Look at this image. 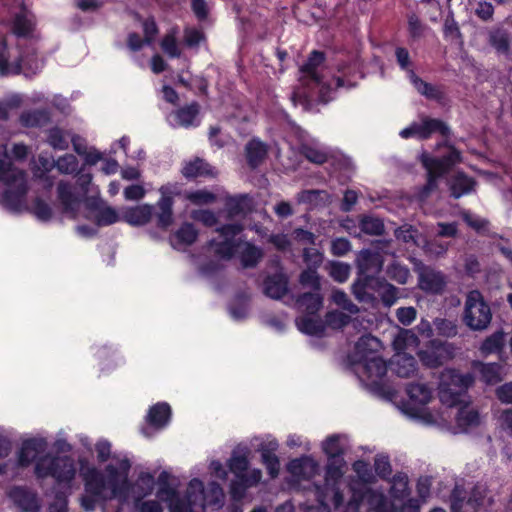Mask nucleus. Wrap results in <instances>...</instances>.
Wrapping results in <instances>:
<instances>
[{
    "label": "nucleus",
    "mask_w": 512,
    "mask_h": 512,
    "mask_svg": "<svg viewBox=\"0 0 512 512\" xmlns=\"http://www.w3.org/2000/svg\"><path fill=\"white\" fill-rule=\"evenodd\" d=\"M34 475L38 480L52 477L58 485H70L76 476V466L67 455H42L34 465Z\"/></svg>",
    "instance_id": "nucleus-1"
},
{
    "label": "nucleus",
    "mask_w": 512,
    "mask_h": 512,
    "mask_svg": "<svg viewBox=\"0 0 512 512\" xmlns=\"http://www.w3.org/2000/svg\"><path fill=\"white\" fill-rule=\"evenodd\" d=\"M474 381L471 373L462 374L455 369H445L440 375L438 387L440 401L448 407L459 405Z\"/></svg>",
    "instance_id": "nucleus-2"
},
{
    "label": "nucleus",
    "mask_w": 512,
    "mask_h": 512,
    "mask_svg": "<svg viewBox=\"0 0 512 512\" xmlns=\"http://www.w3.org/2000/svg\"><path fill=\"white\" fill-rule=\"evenodd\" d=\"M462 321L473 331H483L490 325L492 321L491 307L479 290L474 289L467 293Z\"/></svg>",
    "instance_id": "nucleus-3"
},
{
    "label": "nucleus",
    "mask_w": 512,
    "mask_h": 512,
    "mask_svg": "<svg viewBox=\"0 0 512 512\" xmlns=\"http://www.w3.org/2000/svg\"><path fill=\"white\" fill-rule=\"evenodd\" d=\"M354 362L362 366V372L370 381L373 392L385 398L394 396V390L383 382L387 374V364L382 357L372 355L355 359Z\"/></svg>",
    "instance_id": "nucleus-4"
},
{
    "label": "nucleus",
    "mask_w": 512,
    "mask_h": 512,
    "mask_svg": "<svg viewBox=\"0 0 512 512\" xmlns=\"http://www.w3.org/2000/svg\"><path fill=\"white\" fill-rule=\"evenodd\" d=\"M423 366L438 368L454 357V347L447 341L430 339L424 348L417 352Z\"/></svg>",
    "instance_id": "nucleus-5"
},
{
    "label": "nucleus",
    "mask_w": 512,
    "mask_h": 512,
    "mask_svg": "<svg viewBox=\"0 0 512 512\" xmlns=\"http://www.w3.org/2000/svg\"><path fill=\"white\" fill-rule=\"evenodd\" d=\"M415 272L418 274V287L426 294L441 295L446 287V279L441 271L423 264L415 263Z\"/></svg>",
    "instance_id": "nucleus-6"
},
{
    "label": "nucleus",
    "mask_w": 512,
    "mask_h": 512,
    "mask_svg": "<svg viewBox=\"0 0 512 512\" xmlns=\"http://www.w3.org/2000/svg\"><path fill=\"white\" fill-rule=\"evenodd\" d=\"M131 468L129 459L124 458L119 462V468L112 464L105 467L107 476L106 487H108L114 497H126L129 491L128 473Z\"/></svg>",
    "instance_id": "nucleus-7"
},
{
    "label": "nucleus",
    "mask_w": 512,
    "mask_h": 512,
    "mask_svg": "<svg viewBox=\"0 0 512 512\" xmlns=\"http://www.w3.org/2000/svg\"><path fill=\"white\" fill-rule=\"evenodd\" d=\"M47 447V443L43 438H28L25 439L17 452V466L19 468H28L31 464L38 461Z\"/></svg>",
    "instance_id": "nucleus-8"
},
{
    "label": "nucleus",
    "mask_w": 512,
    "mask_h": 512,
    "mask_svg": "<svg viewBox=\"0 0 512 512\" xmlns=\"http://www.w3.org/2000/svg\"><path fill=\"white\" fill-rule=\"evenodd\" d=\"M358 275L375 279V276L382 270L383 257L379 252L363 249L356 258Z\"/></svg>",
    "instance_id": "nucleus-9"
},
{
    "label": "nucleus",
    "mask_w": 512,
    "mask_h": 512,
    "mask_svg": "<svg viewBox=\"0 0 512 512\" xmlns=\"http://www.w3.org/2000/svg\"><path fill=\"white\" fill-rule=\"evenodd\" d=\"M80 475L84 482L87 494L102 495L106 488L104 475L94 466H87L85 461L80 462Z\"/></svg>",
    "instance_id": "nucleus-10"
},
{
    "label": "nucleus",
    "mask_w": 512,
    "mask_h": 512,
    "mask_svg": "<svg viewBox=\"0 0 512 512\" xmlns=\"http://www.w3.org/2000/svg\"><path fill=\"white\" fill-rule=\"evenodd\" d=\"M349 491L351 496L346 506V512H360L361 506L364 504L368 505L376 494V491L368 485L358 483L355 480H350Z\"/></svg>",
    "instance_id": "nucleus-11"
},
{
    "label": "nucleus",
    "mask_w": 512,
    "mask_h": 512,
    "mask_svg": "<svg viewBox=\"0 0 512 512\" xmlns=\"http://www.w3.org/2000/svg\"><path fill=\"white\" fill-rule=\"evenodd\" d=\"M8 496L22 512H39L40 510L36 493L26 487L15 486L9 491Z\"/></svg>",
    "instance_id": "nucleus-12"
},
{
    "label": "nucleus",
    "mask_w": 512,
    "mask_h": 512,
    "mask_svg": "<svg viewBox=\"0 0 512 512\" xmlns=\"http://www.w3.org/2000/svg\"><path fill=\"white\" fill-rule=\"evenodd\" d=\"M289 291V278L283 272L267 275L263 281V293L275 300L283 298Z\"/></svg>",
    "instance_id": "nucleus-13"
},
{
    "label": "nucleus",
    "mask_w": 512,
    "mask_h": 512,
    "mask_svg": "<svg viewBox=\"0 0 512 512\" xmlns=\"http://www.w3.org/2000/svg\"><path fill=\"white\" fill-rule=\"evenodd\" d=\"M287 471L295 478L310 480L318 474L319 465L313 458L301 456L289 461Z\"/></svg>",
    "instance_id": "nucleus-14"
},
{
    "label": "nucleus",
    "mask_w": 512,
    "mask_h": 512,
    "mask_svg": "<svg viewBox=\"0 0 512 512\" xmlns=\"http://www.w3.org/2000/svg\"><path fill=\"white\" fill-rule=\"evenodd\" d=\"M28 192L25 179L8 186L2 194L3 205L11 211H20Z\"/></svg>",
    "instance_id": "nucleus-15"
},
{
    "label": "nucleus",
    "mask_w": 512,
    "mask_h": 512,
    "mask_svg": "<svg viewBox=\"0 0 512 512\" xmlns=\"http://www.w3.org/2000/svg\"><path fill=\"white\" fill-rule=\"evenodd\" d=\"M181 173L187 180L212 178L216 176L214 168L205 159L200 157L185 161Z\"/></svg>",
    "instance_id": "nucleus-16"
},
{
    "label": "nucleus",
    "mask_w": 512,
    "mask_h": 512,
    "mask_svg": "<svg viewBox=\"0 0 512 512\" xmlns=\"http://www.w3.org/2000/svg\"><path fill=\"white\" fill-rule=\"evenodd\" d=\"M245 159L250 169L258 168L268 155V145L258 137H252L244 148Z\"/></svg>",
    "instance_id": "nucleus-17"
},
{
    "label": "nucleus",
    "mask_w": 512,
    "mask_h": 512,
    "mask_svg": "<svg viewBox=\"0 0 512 512\" xmlns=\"http://www.w3.org/2000/svg\"><path fill=\"white\" fill-rule=\"evenodd\" d=\"M34 16L27 10L24 3L20 6V11L15 14L12 20V32L18 38H28L32 36L35 29Z\"/></svg>",
    "instance_id": "nucleus-18"
},
{
    "label": "nucleus",
    "mask_w": 512,
    "mask_h": 512,
    "mask_svg": "<svg viewBox=\"0 0 512 512\" xmlns=\"http://www.w3.org/2000/svg\"><path fill=\"white\" fill-rule=\"evenodd\" d=\"M224 205L230 219L238 216L245 217L253 210V200L248 194L228 196Z\"/></svg>",
    "instance_id": "nucleus-19"
},
{
    "label": "nucleus",
    "mask_w": 512,
    "mask_h": 512,
    "mask_svg": "<svg viewBox=\"0 0 512 512\" xmlns=\"http://www.w3.org/2000/svg\"><path fill=\"white\" fill-rule=\"evenodd\" d=\"M278 442L276 440L267 443H261L258 451L261 453V462L266 467L269 476L274 479L280 472V460L276 455L278 449Z\"/></svg>",
    "instance_id": "nucleus-20"
},
{
    "label": "nucleus",
    "mask_w": 512,
    "mask_h": 512,
    "mask_svg": "<svg viewBox=\"0 0 512 512\" xmlns=\"http://www.w3.org/2000/svg\"><path fill=\"white\" fill-rule=\"evenodd\" d=\"M326 60V55L323 51L313 50L308 55L307 60L300 67V72L303 76L315 85L321 83L322 75L318 72L320 67Z\"/></svg>",
    "instance_id": "nucleus-21"
},
{
    "label": "nucleus",
    "mask_w": 512,
    "mask_h": 512,
    "mask_svg": "<svg viewBox=\"0 0 512 512\" xmlns=\"http://www.w3.org/2000/svg\"><path fill=\"white\" fill-rule=\"evenodd\" d=\"M171 415L170 405L166 402H158L149 408L146 421L152 428L161 430L169 424Z\"/></svg>",
    "instance_id": "nucleus-22"
},
{
    "label": "nucleus",
    "mask_w": 512,
    "mask_h": 512,
    "mask_svg": "<svg viewBox=\"0 0 512 512\" xmlns=\"http://www.w3.org/2000/svg\"><path fill=\"white\" fill-rule=\"evenodd\" d=\"M86 206L90 211L96 212L93 220L100 227L112 225L119 220L118 213L113 207L102 206L97 199L87 201Z\"/></svg>",
    "instance_id": "nucleus-23"
},
{
    "label": "nucleus",
    "mask_w": 512,
    "mask_h": 512,
    "mask_svg": "<svg viewBox=\"0 0 512 512\" xmlns=\"http://www.w3.org/2000/svg\"><path fill=\"white\" fill-rule=\"evenodd\" d=\"M204 493V484L198 478H193L190 480L187 491H186V502L181 501L177 503L172 512H187L188 509H191L192 506L198 505L200 503L201 496Z\"/></svg>",
    "instance_id": "nucleus-24"
},
{
    "label": "nucleus",
    "mask_w": 512,
    "mask_h": 512,
    "mask_svg": "<svg viewBox=\"0 0 512 512\" xmlns=\"http://www.w3.org/2000/svg\"><path fill=\"white\" fill-rule=\"evenodd\" d=\"M476 181L473 177L468 176L465 172H457L449 182L450 195L454 199L470 194L475 190Z\"/></svg>",
    "instance_id": "nucleus-25"
},
{
    "label": "nucleus",
    "mask_w": 512,
    "mask_h": 512,
    "mask_svg": "<svg viewBox=\"0 0 512 512\" xmlns=\"http://www.w3.org/2000/svg\"><path fill=\"white\" fill-rule=\"evenodd\" d=\"M174 199L168 197H160L156 202V225L161 230H167L174 221Z\"/></svg>",
    "instance_id": "nucleus-26"
},
{
    "label": "nucleus",
    "mask_w": 512,
    "mask_h": 512,
    "mask_svg": "<svg viewBox=\"0 0 512 512\" xmlns=\"http://www.w3.org/2000/svg\"><path fill=\"white\" fill-rule=\"evenodd\" d=\"M154 214V206L150 204H142L135 207L128 208L124 214L123 219L130 225L143 226L150 222Z\"/></svg>",
    "instance_id": "nucleus-27"
},
{
    "label": "nucleus",
    "mask_w": 512,
    "mask_h": 512,
    "mask_svg": "<svg viewBox=\"0 0 512 512\" xmlns=\"http://www.w3.org/2000/svg\"><path fill=\"white\" fill-rule=\"evenodd\" d=\"M19 122L25 128H41L51 122V113L46 108L24 111Z\"/></svg>",
    "instance_id": "nucleus-28"
},
{
    "label": "nucleus",
    "mask_w": 512,
    "mask_h": 512,
    "mask_svg": "<svg viewBox=\"0 0 512 512\" xmlns=\"http://www.w3.org/2000/svg\"><path fill=\"white\" fill-rule=\"evenodd\" d=\"M321 291L304 292L297 297V304L308 315H317L323 307Z\"/></svg>",
    "instance_id": "nucleus-29"
},
{
    "label": "nucleus",
    "mask_w": 512,
    "mask_h": 512,
    "mask_svg": "<svg viewBox=\"0 0 512 512\" xmlns=\"http://www.w3.org/2000/svg\"><path fill=\"white\" fill-rule=\"evenodd\" d=\"M410 80L415 89L429 100L441 101L444 93L435 85L424 81L416 73L410 69Z\"/></svg>",
    "instance_id": "nucleus-30"
},
{
    "label": "nucleus",
    "mask_w": 512,
    "mask_h": 512,
    "mask_svg": "<svg viewBox=\"0 0 512 512\" xmlns=\"http://www.w3.org/2000/svg\"><path fill=\"white\" fill-rule=\"evenodd\" d=\"M298 329L310 336H321L325 332L324 321L317 315H305L296 320Z\"/></svg>",
    "instance_id": "nucleus-31"
},
{
    "label": "nucleus",
    "mask_w": 512,
    "mask_h": 512,
    "mask_svg": "<svg viewBox=\"0 0 512 512\" xmlns=\"http://www.w3.org/2000/svg\"><path fill=\"white\" fill-rule=\"evenodd\" d=\"M22 63L23 59L21 56L18 57L12 64L9 63L7 42L5 39L0 40V75H19L22 72Z\"/></svg>",
    "instance_id": "nucleus-32"
},
{
    "label": "nucleus",
    "mask_w": 512,
    "mask_h": 512,
    "mask_svg": "<svg viewBox=\"0 0 512 512\" xmlns=\"http://www.w3.org/2000/svg\"><path fill=\"white\" fill-rule=\"evenodd\" d=\"M224 502V491L221 485L216 481L208 483L207 487H204L203 496L200 499L201 506H216L221 507Z\"/></svg>",
    "instance_id": "nucleus-33"
},
{
    "label": "nucleus",
    "mask_w": 512,
    "mask_h": 512,
    "mask_svg": "<svg viewBox=\"0 0 512 512\" xmlns=\"http://www.w3.org/2000/svg\"><path fill=\"white\" fill-rule=\"evenodd\" d=\"M344 459H328L325 467L324 484L322 486H330L340 484V481L344 475L345 467Z\"/></svg>",
    "instance_id": "nucleus-34"
},
{
    "label": "nucleus",
    "mask_w": 512,
    "mask_h": 512,
    "mask_svg": "<svg viewBox=\"0 0 512 512\" xmlns=\"http://www.w3.org/2000/svg\"><path fill=\"white\" fill-rule=\"evenodd\" d=\"M241 239H224L223 241H216L215 239H211L208 242V246L214 248V252L216 255L220 256L223 259H231L235 253L237 252Z\"/></svg>",
    "instance_id": "nucleus-35"
},
{
    "label": "nucleus",
    "mask_w": 512,
    "mask_h": 512,
    "mask_svg": "<svg viewBox=\"0 0 512 512\" xmlns=\"http://www.w3.org/2000/svg\"><path fill=\"white\" fill-rule=\"evenodd\" d=\"M418 159L426 170V173L429 175H433L440 179L449 173L447 168L439 161V159L431 156L427 151H423Z\"/></svg>",
    "instance_id": "nucleus-36"
},
{
    "label": "nucleus",
    "mask_w": 512,
    "mask_h": 512,
    "mask_svg": "<svg viewBox=\"0 0 512 512\" xmlns=\"http://www.w3.org/2000/svg\"><path fill=\"white\" fill-rule=\"evenodd\" d=\"M359 228L362 233L370 236H381L385 232L383 220L372 215L360 216Z\"/></svg>",
    "instance_id": "nucleus-37"
},
{
    "label": "nucleus",
    "mask_w": 512,
    "mask_h": 512,
    "mask_svg": "<svg viewBox=\"0 0 512 512\" xmlns=\"http://www.w3.org/2000/svg\"><path fill=\"white\" fill-rule=\"evenodd\" d=\"M380 342L371 334L361 336L355 344V359L374 355Z\"/></svg>",
    "instance_id": "nucleus-38"
},
{
    "label": "nucleus",
    "mask_w": 512,
    "mask_h": 512,
    "mask_svg": "<svg viewBox=\"0 0 512 512\" xmlns=\"http://www.w3.org/2000/svg\"><path fill=\"white\" fill-rule=\"evenodd\" d=\"M263 251L253 243L246 242L240 253V261L244 268H254L263 258Z\"/></svg>",
    "instance_id": "nucleus-39"
},
{
    "label": "nucleus",
    "mask_w": 512,
    "mask_h": 512,
    "mask_svg": "<svg viewBox=\"0 0 512 512\" xmlns=\"http://www.w3.org/2000/svg\"><path fill=\"white\" fill-rule=\"evenodd\" d=\"M198 235L199 232L194 224L184 222L179 229L174 232L172 238H174L179 245L191 246L196 242Z\"/></svg>",
    "instance_id": "nucleus-40"
},
{
    "label": "nucleus",
    "mask_w": 512,
    "mask_h": 512,
    "mask_svg": "<svg viewBox=\"0 0 512 512\" xmlns=\"http://www.w3.org/2000/svg\"><path fill=\"white\" fill-rule=\"evenodd\" d=\"M476 366L479 367L481 380L487 385H494L502 380L500 364L477 362Z\"/></svg>",
    "instance_id": "nucleus-41"
},
{
    "label": "nucleus",
    "mask_w": 512,
    "mask_h": 512,
    "mask_svg": "<svg viewBox=\"0 0 512 512\" xmlns=\"http://www.w3.org/2000/svg\"><path fill=\"white\" fill-rule=\"evenodd\" d=\"M489 44L500 54H507L510 51V35L504 30L497 28L489 33Z\"/></svg>",
    "instance_id": "nucleus-42"
},
{
    "label": "nucleus",
    "mask_w": 512,
    "mask_h": 512,
    "mask_svg": "<svg viewBox=\"0 0 512 512\" xmlns=\"http://www.w3.org/2000/svg\"><path fill=\"white\" fill-rule=\"evenodd\" d=\"M421 122L427 139L431 138L434 133H439L444 138H449L451 135L450 127L441 119L426 116L422 118Z\"/></svg>",
    "instance_id": "nucleus-43"
},
{
    "label": "nucleus",
    "mask_w": 512,
    "mask_h": 512,
    "mask_svg": "<svg viewBox=\"0 0 512 512\" xmlns=\"http://www.w3.org/2000/svg\"><path fill=\"white\" fill-rule=\"evenodd\" d=\"M25 179V173L16 169L13 164L6 160H0V181L10 186Z\"/></svg>",
    "instance_id": "nucleus-44"
},
{
    "label": "nucleus",
    "mask_w": 512,
    "mask_h": 512,
    "mask_svg": "<svg viewBox=\"0 0 512 512\" xmlns=\"http://www.w3.org/2000/svg\"><path fill=\"white\" fill-rule=\"evenodd\" d=\"M352 469L356 473V477L351 478L350 480H355L358 483L360 482L366 485H370L376 482V477L370 464L367 461L356 460L352 464Z\"/></svg>",
    "instance_id": "nucleus-45"
},
{
    "label": "nucleus",
    "mask_w": 512,
    "mask_h": 512,
    "mask_svg": "<svg viewBox=\"0 0 512 512\" xmlns=\"http://www.w3.org/2000/svg\"><path fill=\"white\" fill-rule=\"evenodd\" d=\"M199 112L200 105L194 101L189 105L179 108L176 112V118L181 126L188 128L194 125Z\"/></svg>",
    "instance_id": "nucleus-46"
},
{
    "label": "nucleus",
    "mask_w": 512,
    "mask_h": 512,
    "mask_svg": "<svg viewBox=\"0 0 512 512\" xmlns=\"http://www.w3.org/2000/svg\"><path fill=\"white\" fill-rule=\"evenodd\" d=\"M315 488V495H318L320 492L325 496V503H328V499L331 498L333 505L335 508H339L344 503V496L340 489V484L330 485V486H321L318 484H313Z\"/></svg>",
    "instance_id": "nucleus-47"
},
{
    "label": "nucleus",
    "mask_w": 512,
    "mask_h": 512,
    "mask_svg": "<svg viewBox=\"0 0 512 512\" xmlns=\"http://www.w3.org/2000/svg\"><path fill=\"white\" fill-rule=\"evenodd\" d=\"M57 194L64 212L74 211V204L77 202V199L72 192L70 183L60 181L57 185Z\"/></svg>",
    "instance_id": "nucleus-48"
},
{
    "label": "nucleus",
    "mask_w": 512,
    "mask_h": 512,
    "mask_svg": "<svg viewBox=\"0 0 512 512\" xmlns=\"http://www.w3.org/2000/svg\"><path fill=\"white\" fill-rule=\"evenodd\" d=\"M394 364V371L401 378H408L417 370L416 359L410 355L399 356Z\"/></svg>",
    "instance_id": "nucleus-49"
},
{
    "label": "nucleus",
    "mask_w": 512,
    "mask_h": 512,
    "mask_svg": "<svg viewBox=\"0 0 512 512\" xmlns=\"http://www.w3.org/2000/svg\"><path fill=\"white\" fill-rule=\"evenodd\" d=\"M322 450L328 459H344V448L340 443V437L336 434L330 435L322 444Z\"/></svg>",
    "instance_id": "nucleus-50"
},
{
    "label": "nucleus",
    "mask_w": 512,
    "mask_h": 512,
    "mask_svg": "<svg viewBox=\"0 0 512 512\" xmlns=\"http://www.w3.org/2000/svg\"><path fill=\"white\" fill-rule=\"evenodd\" d=\"M456 423L462 429L476 427L480 423V416L477 410L462 407L456 416Z\"/></svg>",
    "instance_id": "nucleus-51"
},
{
    "label": "nucleus",
    "mask_w": 512,
    "mask_h": 512,
    "mask_svg": "<svg viewBox=\"0 0 512 512\" xmlns=\"http://www.w3.org/2000/svg\"><path fill=\"white\" fill-rule=\"evenodd\" d=\"M504 347V332L498 330L486 337L480 346L483 354H492L500 352Z\"/></svg>",
    "instance_id": "nucleus-52"
},
{
    "label": "nucleus",
    "mask_w": 512,
    "mask_h": 512,
    "mask_svg": "<svg viewBox=\"0 0 512 512\" xmlns=\"http://www.w3.org/2000/svg\"><path fill=\"white\" fill-rule=\"evenodd\" d=\"M406 393L412 401L420 404H427L431 400V391L425 384L410 383Z\"/></svg>",
    "instance_id": "nucleus-53"
},
{
    "label": "nucleus",
    "mask_w": 512,
    "mask_h": 512,
    "mask_svg": "<svg viewBox=\"0 0 512 512\" xmlns=\"http://www.w3.org/2000/svg\"><path fill=\"white\" fill-rule=\"evenodd\" d=\"M433 326L439 336L453 338L458 334V325L456 321L446 318H435Z\"/></svg>",
    "instance_id": "nucleus-54"
},
{
    "label": "nucleus",
    "mask_w": 512,
    "mask_h": 512,
    "mask_svg": "<svg viewBox=\"0 0 512 512\" xmlns=\"http://www.w3.org/2000/svg\"><path fill=\"white\" fill-rule=\"evenodd\" d=\"M386 273L391 280L402 285L406 284L410 277L409 268L397 261H393L388 265Z\"/></svg>",
    "instance_id": "nucleus-55"
},
{
    "label": "nucleus",
    "mask_w": 512,
    "mask_h": 512,
    "mask_svg": "<svg viewBox=\"0 0 512 512\" xmlns=\"http://www.w3.org/2000/svg\"><path fill=\"white\" fill-rule=\"evenodd\" d=\"M299 283L312 291H321V278L317 269L306 268L299 275Z\"/></svg>",
    "instance_id": "nucleus-56"
},
{
    "label": "nucleus",
    "mask_w": 512,
    "mask_h": 512,
    "mask_svg": "<svg viewBox=\"0 0 512 512\" xmlns=\"http://www.w3.org/2000/svg\"><path fill=\"white\" fill-rule=\"evenodd\" d=\"M375 474L382 480H390L392 475V466L390 458L386 454H377L374 457Z\"/></svg>",
    "instance_id": "nucleus-57"
},
{
    "label": "nucleus",
    "mask_w": 512,
    "mask_h": 512,
    "mask_svg": "<svg viewBox=\"0 0 512 512\" xmlns=\"http://www.w3.org/2000/svg\"><path fill=\"white\" fill-rule=\"evenodd\" d=\"M47 143L55 150H66L69 147L64 131L57 126L48 130Z\"/></svg>",
    "instance_id": "nucleus-58"
},
{
    "label": "nucleus",
    "mask_w": 512,
    "mask_h": 512,
    "mask_svg": "<svg viewBox=\"0 0 512 512\" xmlns=\"http://www.w3.org/2000/svg\"><path fill=\"white\" fill-rule=\"evenodd\" d=\"M325 327L342 329L350 323V316L338 310L328 311L324 317Z\"/></svg>",
    "instance_id": "nucleus-59"
},
{
    "label": "nucleus",
    "mask_w": 512,
    "mask_h": 512,
    "mask_svg": "<svg viewBox=\"0 0 512 512\" xmlns=\"http://www.w3.org/2000/svg\"><path fill=\"white\" fill-rule=\"evenodd\" d=\"M391 486V494L395 498H404L409 494L408 477L404 473H396L393 475Z\"/></svg>",
    "instance_id": "nucleus-60"
},
{
    "label": "nucleus",
    "mask_w": 512,
    "mask_h": 512,
    "mask_svg": "<svg viewBox=\"0 0 512 512\" xmlns=\"http://www.w3.org/2000/svg\"><path fill=\"white\" fill-rule=\"evenodd\" d=\"M328 272L334 281L344 283L350 276V266L343 262L331 261L329 263Z\"/></svg>",
    "instance_id": "nucleus-61"
},
{
    "label": "nucleus",
    "mask_w": 512,
    "mask_h": 512,
    "mask_svg": "<svg viewBox=\"0 0 512 512\" xmlns=\"http://www.w3.org/2000/svg\"><path fill=\"white\" fill-rule=\"evenodd\" d=\"M379 296L385 307L393 306L400 298V289L386 282L381 286Z\"/></svg>",
    "instance_id": "nucleus-62"
},
{
    "label": "nucleus",
    "mask_w": 512,
    "mask_h": 512,
    "mask_svg": "<svg viewBox=\"0 0 512 512\" xmlns=\"http://www.w3.org/2000/svg\"><path fill=\"white\" fill-rule=\"evenodd\" d=\"M229 470L239 479L245 474L249 467V460L246 455L232 454L228 460Z\"/></svg>",
    "instance_id": "nucleus-63"
},
{
    "label": "nucleus",
    "mask_w": 512,
    "mask_h": 512,
    "mask_svg": "<svg viewBox=\"0 0 512 512\" xmlns=\"http://www.w3.org/2000/svg\"><path fill=\"white\" fill-rule=\"evenodd\" d=\"M466 498L467 495L464 487L456 484L449 496L451 512H463L462 509Z\"/></svg>",
    "instance_id": "nucleus-64"
}]
</instances>
